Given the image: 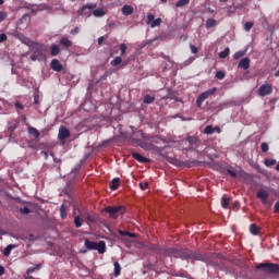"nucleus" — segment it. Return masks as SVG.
<instances>
[{
	"label": "nucleus",
	"mask_w": 279,
	"mask_h": 279,
	"mask_svg": "<svg viewBox=\"0 0 279 279\" xmlns=\"http://www.w3.org/2000/svg\"><path fill=\"white\" fill-rule=\"evenodd\" d=\"M38 58H40L38 54H33V56H31V60H32L33 62H36V60H38Z\"/></svg>",
	"instance_id": "57"
},
{
	"label": "nucleus",
	"mask_w": 279,
	"mask_h": 279,
	"mask_svg": "<svg viewBox=\"0 0 279 279\" xmlns=\"http://www.w3.org/2000/svg\"><path fill=\"white\" fill-rule=\"evenodd\" d=\"M123 63V59L121 57H116L111 62V66H119L120 64Z\"/></svg>",
	"instance_id": "28"
},
{
	"label": "nucleus",
	"mask_w": 279,
	"mask_h": 279,
	"mask_svg": "<svg viewBox=\"0 0 279 279\" xmlns=\"http://www.w3.org/2000/svg\"><path fill=\"white\" fill-rule=\"evenodd\" d=\"M221 206L222 208H230V197L223 196L221 198Z\"/></svg>",
	"instance_id": "27"
},
{
	"label": "nucleus",
	"mask_w": 279,
	"mask_h": 279,
	"mask_svg": "<svg viewBox=\"0 0 279 279\" xmlns=\"http://www.w3.org/2000/svg\"><path fill=\"white\" fill-rule=\"evenodd\" d=\"M160 58H162L163 60H168V62H171V58L162 52L160 54Z\"/></svg>",
	"instance_id": "52"
},
{
	"label": "nucleus",
	"mask_w": 279,
	"mask_h": 279,
	"mask_svg": "<svg viewBox=\"0 0 279 279\" xmlns=\"http://www.w3.org/2000/svg\"><path fill=\"white\" fill-rule=\"evenodd\" d=\"M197 162H198L197 160L186 161L185 166L186 167H195L197 165Z\"/></svg>",
	"instance_id": "45"
},
{
	"label": "nucleus",
	"mask_w": 279,
	"mask_h": 279,
	"mask_svg": "<svg viewBox=\"0 0 279 279\" xmlns=\"http://www.w3.org/2000/svg\"><path fill=\"white\" fill-rule=\"evenodd\" d=\"M22 43H23L24 45H27V47H29V38H25V40H22Z\"/></svg>",
	"instance_id": "62"
},
{
	"label": "nucleus",
	"mask_w": 279,
	"mask_h": 279,
	"mask_svg": "<svg viewBox=\"0 0 279 279\" xmlns=\"http://www.w3.org/2000/svg\"><path fill=\"white\" fill-rule=\"evenodd\" d=\"M31 51H33V53L38 56L39 58H44L45 51H47V47L43 44L32 43Z\"/></svg>",
	"instance_id": "7"
},
{
	"label": "nucleus",
	"mask_w": 279,
	"mask_h": 279,
	"mask_svg": "<svg viewBox=\"0 0 279 279\" xmlns=\"http://www.w3.org/2000/svg\"><path fill=\"white\" fill-rule=\"evenodd\" d=\"M243 56H245V51L240 50L233 54V59L239 60L240 58H243Z\"/></svg>",
	"instance_id": "35"
},
{
	"label": "nucleus",
	"mask_w": 279,
	"mask_h": 279,
	"mask_svg": "<svg viewBox=\"0 0 279 279\" xmlns=\"http://www.w3.org/2000/svg\"><path fill=\"white\" fill-rule=\"evenodd\" d=\"M74 226L75 228H82V218H80V216H75Z\"/></svg>",
	"instance_id": "34"
},
{
	"label": "nucleus",
	"mask_w": 279,
	"mask_h": 279,
	"mask_svg": "<svg viewBox=\"0 0 279 279\" xmlns=\"http://www.w3.org/2000/svg\"><path fill=\"white\" fill-rule=\"evenodd\" d=\"M85 247L90 251L96 250L98 252V254H106V242L105 241H99L97 243V242L90 241L88 239H85Z\"/></svg>",
	"instance_id": "3"
},
{
	"label": "nucleus",
	"mask_w": 279,
	"mask_h": 279,
	"mask_svg": "<svg viewBox=\"0 0 279 279\" xmlns=\"http://www.w3.org/2000/svg\"><path fill=\"white\" fill-rule=\"evenodd\" d=\"M8 19V13L5 11H0V23H3Z\"/></svg>",
	"instance_id": "43"
},
{
	"label": "nucleus",
	"mask_w": 279,
	"mask_h": 279,
	"mask_svg": "<svg viewBox=\"0 0 279 279\" xmlns=\"http://www.w3.org/2000/svg\"><path fill=\"white\" fill-rule=\"evenodd\" d=\"M216 77H217V80H225L226 72H223V71L216 72Z\"/></svg>",
	"instance_id": "41"
},
{
	"label": "nucleus",
	"mask_w": 279,
	"mask_h": 279,
	"mask_svg": "<svg viewBox=\"0 0 279 279\" xmlns=\"http://www.w3.org/2000/svg\"><path fill=\"white\" fill-rule=\"evenodd\" d=\"M191 3V0H179L175 3V8H184V5H189Z\"/></svg>",
	"instance_id": "32"
},
{
	"label": "nucleus",
	"mask_w": 279,
	"mask_h": 279,
	"mask_svg": "<svg viewBox=\"0 0 279 279\" xmlns=\"http://www.w3.org/2000/svg\"><path fill=\"white\" fill-rule=\"evenodd\" d=\"M250 232L251 234H253L254 236H257V234H259L260 232V228L258 226H256V223H252L250 226Z\"/></svg>",
	"instance_id": "21"
},
{
	"label": "nucleus",
	"mask_w": 279,
	"mask_h": 279,
	"mask_svg": "<svg viewBox=\"0 0 279 279\" xmlns=\"http://www.w3.org/2000/svg\"><path fill=\"white\" fill-rule=\"evenodd\" d=\"M36 269H40V266H37L36 268H28L27 270H26V274H34V271H36Z\"/></svg>",
	"instance_id": "51"
},
{
	"label": "nucleus",
	"mask_w": 279,
	"mask_h": 279,
	"mask_svg": "<svg viewBox=\"0 0 279 279\" xmlns=\"http://www.w3.org/2000/svg\"><path fill=\"white\" fill-rule=\"evenodd\" d=\"M95 8H97V4L87 3V4L83 5L81 9H78L77 15L78 16H90V14H92L93 10H95Z\"/></svg>",
	"instance_id": "8"
},
{
	"label": "nucleus",
	"mask_w": 279,
	"mask_h": 279,
	"mask_svg": "<svg viewBox=\"0 0 279 279\" xmlns=\"http://www.w3.org/2000/svg\"><path fill=\"white\" fill-rule=\"evenodd\" d=\"M205 134H214L215 133V129L213 128V125H207L204 130Z\"/></svg>",
	"instance_id": "39"
},
{
	"label": "nucleus",
	"mask_w": 279,
	"mask_h": 279,
	"mask_svg": "<svg viewBox=\"0 0 279 279\" xmlns=\"http://www.w3.org/2000/svg\"><path fill=\"white\" fill-rule=\"evenodd\" d=\"M271 93H274L271 84H263L257 90L259 97H267V95H271Z\"/></svg>",
	"instance_id": "9"
},
{
	"label": "nucleus",
	"mask_w": 279,
	"mask_h": 279,
	"mask_svg": "<svg viewBox=\"0 0 279 279\" xmlns=\"http://www.w3.org/2000/svg\"><path fill=\"white\" fill-rule=\"evenodd\" d=\"M120 185H121V179L114 178V179L111 181L110 189H111V191H117V189H119Z\"/></svg>",
	"instance_id": "20"
},
{
	"label": "nucleus",
	"mask_w": 279,
	"mask_h": 279,
	"mask_svg": "<svg viewBox=\"0 0 279 279\" xmlns=\"http://www.w3.org/2000/svg\"><path fill=\"white\" fill-rule=\"evenodd\" d=\"M214 132H217V134H221V128L215 126Z\"/></svg>",
	"instance_id": "59"
},
{
	"label": "nucleus",
	"mask_w": 279,
	"mask_h": 279,
	"mask_svg": "<svg viewBox=\"0 0 279 279\" xmlns=\"http://www.w3.org/2000/svg\"><path fill=\"white\" fill-rule=\"evenodd\" d=\"M131 155L134 160H137V162H141L142 165H147L148 162H151V159L143 157V155L138 153H132Z\"/></svg>",
	"instance_id": "12"
},
{
	"label": "nucleus",
	"mask_w": 279,
	"mask_h": 279,
	"mask_svg": "<svg viewBox=\"0 0 279 279\" xmlns=\"http://www.w3.org/2000/svg\"><path fill=\"white\" fill-rule=\"evenodd\" d=\"M252 27H254V22H246L244 24V31L251 32Z\"/></svg>",
	"instance_id": "37"
},
{
	"label": "nucleus",
	"mask_w": 279,
	"mask_h": 279,
	"mask_svg": "<svg viewBox=\"0 0 279 279\" xmlns=\"http://www.w3.org/2000/svg\"><path fill=\"white\" fill-rule=\"evenodd\" d=\"M138 186H140V189H141L142 191H147V189L149 187V183H148V182H141V183L138 184Z\"/></svg>",
	"instance_id": "42"
},
{
	"label": "nucleus",
	"mask_w": 279,
	"mask_h": 279,
	"mask_svg": "<svg viewBox=\"0 0 279 279\" xmlns=\"http://www.w3.org/2000/svg\"><path fill=\"white\" fill-rule=\"evenodd\" d=\"M70 137H71V131H69V129H66V126H60L58 140L61 143H64V141H66V138H70Z\"/></svg>",
	"instance_id": "10"
},
{
	"label": "nucleus",
	"mask_w": 279,
	"mask_h": 279,
	"mask_svg": "<svg viewBox=\"0 0 279 279\" xmlns=\"http://www.w3.org/2000/svg\"><path fill=\"white\" fill-rule=\"evenodd\" d=\"M15 108H17L19 110H24V109H25V106H23V104L16 101V102H15Z\"/></svg>",
	"instance_id": "49"
},
{
	"label": "nucleus",
	"mask_w": 279,
	"mask_h": 279,
	"mask_svg": "<svg viewBox=\"0 0 279 279\" xmlns=\"http://www.w3.org/2000/svg\"><path fill=\"white\" fill-rule=\"evenodd\" d=\"M12 250H14L13 244H9L4 250H3V256H10L12 254Z\"/></svg>",
	"instance_id": "30"
},
{
	"label": "nucleus",
	"mask_w": 279,
	"mask_h": 279,
	"mask_svg": "<svg viewBox=\"0 0 279 279\" xmlns=\"http://www.w3.org/2000/svg\"><path fill=\"white\" fill-rule=\"evenodd\" d=\"M59 44L61 45V47H65L66 49H69V47H71V45H73V41L70 40L66 37H62L59 41Z\"/></svg>",
	"instance_id": "19"
},
{
	"label": "nucleus",
	"mask_w": 279,
	"mask_h": 279,
	"mask_svg": "<svg viewBox=\"0 0 279 279\" xmlns=\"http://www.w3.org/2000/svg\"><path fill=\"white\" fill-rule=\"evenodd\" d=\"M86 219H87V221H92V222L95 221V219H94L93 216H90V215H87V216H86Z\"/></svg>",
	"instance_id": "61"
},
{
	"label": "nucleus",
	"mask_w": 279,
	"mask_h": 279,
	"mask_svg": "<svg viewBox=\"0 0 279 279\" xmlns=\"http://www.w3.org/2000/svg\"><path fill=\"white\" fill-rule=\"evenodd\" d=\"M274 211L279 214V202L275 204Z\"/></svg>",
	"instance_id": "56"
},
{
	"label": "nucleus",
	"mask_w": 279,
	"mask_h": 279,
	"mask_svg": "<svg viewBox=\"0 0 279 279\" xmlns=\"http://www.w3.org/2000/svg\"><path fill=\"white\" fill-rule=\"evenodd\" d=\"M162 23V19L154 16V14L149 13L147 15V25H150V27H158Z\"/></svg>",
	"instance_id": "11"
},
{
	"label": "nucleus",
	"mask_w": 279,
	"mask_h": 279,
	"mask_svg": "<svg viewBox=\"0 0 279 279\" xmlns=\"http://www.w3.org/2000/svg\"><path fill=\"white\" fill-rule=\"evenodd\" d=\"M106 40V38L104 37V36H100L99 38H98V45L99 46H101V45H104V41Z\"/></svg>",
	"instance_id": "55"
},
{
	"label": "nucleus",
	"mask_w": 279,
	"mask_h": 279,
	"mask_svg": "<svg viewBox=\"0 0 279 279\" xmlns=\"http://www.w3.org/2000/svg\"><path fill=\"white\" fill-rule=\"evenodd\" d=\"M60 217L61 219H66V205L64 204L60 206Z\"/></svg>",
	"instance_id": "31"
},
{
	"label": "nucleus",
	"mask_w": 279,
	"mask_h": 279,
	"mask_svg": "<svg viewBox=\"0 0 279 279\" xmlns=\"http://www.w3.org/2000/svg\"><path fill=\"white\" fill-rule=\"evenodd\" d=\"M156 101V97L154 95L147 94L144 96V104H154Z\"/></svg>",
	"instance_id": "25"
},
{
	"label": "nucleus",
	"mask_w": 279,
	"mask_h": 279,
	"mask_svg": "<svg viewBox=\"0 0 279 279\" xmlns=\"http://www.w3.org/2000/svg\"><path fill=\"white\" fill-rule=\"evenodd\" d=\"M166 256L173 258H181V260H207L208 256L202 252L189 251V248H166Z\"/></svg>",
	"instance_id": "2"
},
{
	"label": "nucleus",
	"mask_w": 279,
	"mask_h": 279,
	"mask_svg": "<svg viewBox=\"0 0 279 279\" xmlns=\"http://www.w3.org/2000/svg\"><path fill=\"white\" fill-rule=\"evenodd\" d=\"M5 274V268L0 265V277Z\"/></svg>",
	"instance_id": "58"
},
{
	"label": "nucleus",
	"mask_w": 279,
	"mask_h": 279,
	"mask_svg": "<svg viewBox=\"0 0 279 279\" xmlns=\"http://www.w3.org/2000/svg\"><path fill=\"white\" fill-rule=\"evenodd\" d=\"M104 213H108L111 219H119L120 215H125V207L123 205L108 206L104 209Z\"/></svg>",
	"instance_id": "4"
},
{
	"label": "nucleus",
	"mask_w": 279,
	"mask_h": 279,
	"mask_svg": "<svg viewBox=\"0 0 279 279\" xmlns=\"http://www.w3.org/2000/svg\"><path fill=\"white\" fill-rule=\"evenodd\" d=\"M27 132L31 136H34V138H40V132L34 126H28Z\"/></svg>",
	"instance_id": "16"
},
{
	"label": "nucleus",
	"mask_w": 279,
	"mask_h": 279,
	"mask_svg": "<svg viewBox=\"0 0 279 279\" xmlns=\"http://www.w3.org/2000/svg\"><path fill=\"white\" fill-rule=\"evenodd\" d=\"M135 143H138L143 149H149V151H165V148L158 147L156 145H160L162 143V138L156 135H145L143 131H137L133 133L132 136Z\"/></svg>",
	"instance_id": "1"
},
{
	"label": "nucleus",
	"mask_w": 279,
	"mask_h": 279,
	"mask_svg": "<svg viewBox=\"0 0 279 279\" xmlns=\"http://www.w3.org/2000/svg\"><path fill=\"white\" fill-rule=\"evenodd\" d=\"M34 104H36V106H38L40 104V96L39 95L34 96Z\"/></svg>",
	"instance_id": "50"
},
{
	"label": "nucleus",
	"mask_w": 279,
	"mask_h": 279,
	"mask_svg": "<svg viewBox=\"0 0 279 279\" xmlns=\"http://www.w3.org/2000/svg\"><path fill=\"white\" fill-rule=\"evenodd\" d=\"M60 54V46L59 45H51L50 46V56L56 57Z\"/></svg>",
	"instance_id": "18"
},
{
	"label": "nucleus",
	"mask_w": 279,
	"mask_h": 279,
	"mask_svg": "<svg viewBox=\"0 0 279 279\" xmlns=\"http://www.w3.org/2000/svg\"><path fill=\"white\" fill-rule=\"evenodd\" d=\"M20 213L22 215H29V213H32V210L29 209V207L25 206V207L20 208Z\"/></svg>",
	"instance_id": "40"
},
{
	"label": "nucleus",
	"mask_w": 279,
	"mask_h": 279,
	"mask_svg": "<svg viewBox=\"0 0 279 279\" xmlns=\"http://www.w3.org/2000/svg\"><path fill=\"white\" fill-rule=\"evenodd\" d=\"M257 199L262 201V204H267V199H269V192L265 190H259L256 194Z\"/></svg>",
	"instance_id": "13"
},
{
	"label": "nucleus",
	"mask_w": 279,
	"mask_h": 279,
	"mask_svg": "<svg viewBox=\"0 0 279 279\" xmlns=\"http://www.w3.org/2000/svg\"><path fill=\"white\" fill-rule=\"evenodd\" d=\"M118 234H120V236H129V239H136V233L129 231L118 230Z\"/></svg>",
	"instance_id": "22"
},
{
	"label": "nucleus",
	"mask_w": 279,
	"mask_h": 279,
	"mask_svg": "<svg viewBox=\"0 0 279 279\" xmlns=\"http://www.w3.org/2000/svg\"><path fill=\"white\" fill-rule=\"evenodd\" d=\"M241 206V203H239V201H236L235 203H233V209L234 210H239V207Z\"/></svg>",
	"instance_id": "54"
},
{
	"label": "nucleus",
	"mask_w": 279,
	"mask_h": 279,
	"mask_svg": "<svg viewBox=\"0 0 279 279\" xmlns=\"http://www.w3.org/2000/svg\"><path fill=\"white\" fill-rule=\"evenodd\" d=\"M190 49L192 53H197L199 51V49H197L193 44H190Z\"/></svg>",
	"instance_id": "47"
},
{
	"label": "nucleus",
	"mask_w": 279,
	"mask_h": 279,
	"mask_svg": "<svg viewBox=\"0 0 279 279\" xmlns=\"http://www.w3.org/2000/svg\"><path fill=\"white\" fill-rule=\"evenodd\" d=\"M50 66L52 71H57V73H60V71H62L63 69L62 63H60L58 59H52L50 62Z\"/></svg>",
	"instance_id": "14"
},
{
	"label": "nucleus",
	"mask_w": 279,
	"mask_h": 279,
	"mask_svg": "<svg viewBox=\"0 0 279 279\" xmlns=\"http://www.w3.org/2000/svg\"><path fill=\"white\" fill-rule=\"evenodd\" d=\"M113 267H114L113 276L114 278H119V276H121V264H119V262H114Z\"/></svg>",
	"instance_id": "23"
},
{
	"label": "nucleus",
	"mask_w": 279,
	"mask_h": 279,
	"mask_svg": "<svg viewBox=\"0 0 279 279\" xmlns=\"http://www.w3.org/2000/svg\"><path fill=\"white\" fill-rule=\"evenodd\" d=\"M264 163L266 167H274V165H276V159H265Z\"/></svg>",
	"instance_id": "36"
},
{
	"label": "nucleus",
	"mask_w": 279,
	"mask_h": 279,
	"mask_svg": "<svg viewBox=\"0 0 279 279\" xmlns=\"http://www.w3.org/2000/svg\"><path fill=\"white\" fill-rule=\"evenodd\" d=\"M239 69H243L244 71H247V69H250V58L245 57L243 58L239 64H238Z\"/></svg>",
	"instance_id": "15"
},
{
	"label": "nucleus",
	"mask_w": 279,
	"mask_h": 279,
	"mask_svg": "<svg viewBox=\"0 0 279 279\" xmlns=\"http://www.w3.org/2000/svg\"><path fill=\"white\" fill-rule=\"evenodd\" d=\"M120 51H121V56H123L128 51V45L121 44Z\"/></svg>",
	"instance_id": "44"
},
{
	"label": "nucleus",
	"mask_w": 279,
	"mask_h": 279,
	"mask_svg": "<svg viewBox=\"0 0 279 279\" xmlns=\"http://www.w3.org/2000/svg\"><path fill=\"white\" fill-rule=\"evenodd\" d=\"M205 26H206L207 29H210V27H216V26H217V20H215V19H208V20L206 21Z\"/></svg>",
	"instance_id": "24"
},
{
	"label": "nucleus",
	"mask_w": 279,
	"mask_h": 279,
	"mask_svg": "<svg viewBox=\"0 0 279 279\" xmlns=\"http://www.w3.org/2000/svg\"><path fill=\"white\" fill-rule=\"evenodd\" d=\"M172 165H175V167H180V160L173 159Z\"/></svg>",
	"instance_id": "60"
},
{
	"label": "nucleus",
	"mask_w": 279,
	"mask_h": 279,
	"mask_svg": "<svg viewBox=\"0 0 279 279\" xmlns=\"http://www.w3.org/2000/svg\"><path fill=\"white\" fill-rule=\"evenodd\" d=\"M260 149L264 154H267V151H269V144L267 143H262L260 144Z\"/></svg>",
	"instance_id": "38"
},
{
	"label": "nucleus",
	"mask_w": 279,
	"mask_h": 279,
	"mask_svg": "<svg viewBox=\"0 0 279 279\" xmlns=\"http://www.w3.org/2000/svg\"><path fill=\"white\" fill-rule=\"evenodd\" d=\"M227 173H228L231 178H236V175H239V174L236 173V171L230 170V169L227 170Z\"/></svg>",
	"instance_id": "46"
},
{
	"label": "nucleus",
	"mask_w": 279,
	"mask_h": 279,
	"mask_svg": "<svg viewBox=\"0 0 279 279\" xmlns=\"http://www.w3.org/2000/svg\"><path fill=\"white\" fill-rule=\"evenodd\" d=\"M71 34L73 35V36H75V34H80V27H74L72 31H71Z\"/></svg>",
	"instance_id": "53"
},
{
	"label": "nucleus",
	"mask_w": 279,
	"mask_h": 279,
	"mask_svg": "<svg viewBox=\"0 0 279 279\" xmlns=\"http://www.w3.org/2000/svg\"><path fill=\"white\" fill-rule=\"evenodd\" d=\"M230 56V48H226L223 51L219 52V58L226 60Z\"/></svg>",
	"instance_id": "29"
},
{
	"label": "nucleus",
	"mask_w": 279,
	"mask_h": 279,
	"mask_svg": "<svg viewBox=\"0 0 279 279\" xmlns=\"http://www.w3.org/2000/svg\"><path fill=\"white\" fill-rule=\"evenodd\" d=\"M185 141L189 143L190 147H193L199 140L195 136H187Z\"/></svg>",
	"instance_id": "26"
},
{
	"label": "nucleus",
	"mask_w": 279,
	"mask_h": 279,
	"mask_svg": "<svg viewBox=\"0 0 279 279\" xmlns=\"http://www.w3.org/2000/svg\"><path fill=\"white\" fill-rule=\"evenodd\" d=\"M255 269H262L264 274H279V264L274 263H260Z\"/></svg>",
	"instance_id": "5"
},
{
	"label": "nucleus",
	"mask_w": 279,
	"mask_h": 279,
	"mask_svg": "<svg viewBox=\"0 0 279 279\" xmlns=\"http://www.w3.org/2000/svg\"><path fill=\"white\" fill-rule=\"evenodd\" d=\"M128 64H130V60H125L122 62V66H128Z\"/></svg>",
	"instance_id": "63"
},
{
	"label": "nucleus",
	"mask_w": 279,
	"mask_h": 279,
	"mask_svg": "<svg viewBox=\"0 0 279 279\" xmlns=\"http://www.w3.org/2000/svg\"><path fill=\"white\" fill-rule=\"evenodd\" d=\"M5 40H8V35L4 33L0 34V43H5Z\"/></svg>",
	"instance_id": "48"
},
{
	"label": "nucleus",
	"mask_w": 279,
	"mask_h": 279,
	"mask_svg": "<svg viewBox=\"0 0 279 279\" xmlns=\"http://www.w3.org/2000/svg\"><path fill=\"white\" fill-rule=\"evenodd\" d=\"M122 14H123L124 16H130L131 14H134V8H132V5L125 4V5L122 8Z\"/></svg>",
	"instance_id": "17"
},
{
	"label": "nucleus",
	"mask_w": 279,
	"mask_h": 279,
	"mask_svg": "<svg viewBox=\"0 0 279 279\" xmlns=\"http://www.w3.org/2000/svg\"><path fill=\"white\" fill-rule=\"evenodd\" d=\"M276 170L279 171V163L276 166Z\"/></svg>",
	"instance_id": "64"
},
{
	"label": "nucleus",
	"mask_w": 279,
	"mask_h": 279,
	"mask_svg": "<svg viewBox=\"0 0 279 279\" xmlns=\"http://www.w3.org/2000/svg\"><path fill=\"white\" fill-rule=\"evenodd\" d=\"M94 16L101 17L106 15V11L104 9H96L93 12Z\"/></svg>",
	"instance_id": "33"
},
{
	"label": "nucleus",
	"mask_w": 279,
	"mask_h": 279,
	"mask_svg": "<svg viewBox=\"0 0 279 279\" xmlns=\"http://www.w3.org/2000/svg\"><path fill=\"white\" fill-rule=\"evenodd\" d=\"M215 93H217V87L203 92L196 99L197 108H202V104H204V101H206L208 97H211V95H215Z\"/></svg>",
	"instance_id": "6"
}]
</instances>
